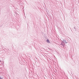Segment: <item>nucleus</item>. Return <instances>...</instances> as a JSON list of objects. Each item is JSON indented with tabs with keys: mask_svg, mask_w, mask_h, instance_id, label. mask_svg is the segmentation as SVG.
<instances>
[{
	"mask_svg": "<svg viewBox=\"0 0 79 79\" xmlns=\"http://www.w3.org/2000/svg\"><path fill=\"white\" fill-rule=\"evenodd\" d=\"M63 42L64 43H65V44L67 43V42H66V40H63Z\"/></svg>",
	"mask_w": 79,
	"mask_h": 79,
	"instance_id": "obj_1",
	"label": "nucleus"
},
{
	"mask_svg": "<svg viewBox=\"0 0 79 79\" xmlns=\"http://www.w3.org/2000/svg\"><path fill=\"white\" fill-rule=\"evenodd\" d=\"M47 42L48 43H50V41H49V40H47Z\"/></svg>",
	"mask_w": 79,
	"mask_h": 79,
	"instance_id": "obj_2",
	"label": "nucleus"
},
{
	"mask_svg": "<svg viewBox=\"0 0 79 79\" xmlns=\"http://www.w3.org/2000/svg\"><path fill=\"white\" fill-rule=\"evenodd\" d=\"M0 79H3L2 78H1V77H0Z\"/></svg>",
	"mask_w": 79,
	"mask_h": 79,
	"instance_id": "obj_3",
	"label": "nucleus"
},
{
	"mask_svg": "<svg viewBox=\"0 0 79 79\" xmlns=\"http://www.w3.org/2000/svg\"><path fill=\"white\" fill-rule=\"evenodd\" d=\"M0 62H2V61H1V60H0Z\"/></svg>",
	"mask_w": 79,
	"mask_h": 79,
	"instance_id": "obj_4",
	"label": "nucleus"
},
{
	"mask_svg": "<svg viewBox=\"0 0 79 79\" xmlns=\"http://www.w3.org/2000/svg\"><path fill=\"white\" fill-rule=\"evenodd\" d=\"M74 29H75V27H74Z\"/></svg>",
	"mask_w": 79,
	"mask_h": 79,
	"instance_id": "obj_5",
	"label": "nucleus"
}]
</instances>
